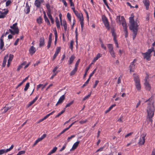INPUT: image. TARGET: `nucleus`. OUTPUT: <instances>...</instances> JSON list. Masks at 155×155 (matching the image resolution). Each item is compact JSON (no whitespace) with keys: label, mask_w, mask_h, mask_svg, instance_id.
<instances>
[{"label":"nucleus","mask_w":155,"mask_h":155,"mask_svg":"<svg viewBox=\"0 0 155 155\" xmlns=\"http://www.w3.org/2000/svg\"><path fill=\"white\" fill-rule=\"evenodd\" d=\"M25 12L26 14H28L30 11V8L29 6H26V8L25 10Z\"/></svg>","instance_id":"obj_31"},{"label":"nucleus","mask_w":155,"mask_h":155,"mask_svg":"<svg viewBox=\"0 0 155 155\" xmlns=\"http://www.w3.org/2000/svg\"><path fill=\"white\" fill-rule=\"evenodd\" d=\"M25 151L21 150L17 154H18V155H21L25 154Z\"/></svg>","instance_id":"obj_43"},{"label":"nucleus","mask_w":155,"mask_h":155,"mask_svg":"<svg viewBox=\"0 0 155 155\" xmlns=\"http://www.w3.org/2000/svg\"><path fill=\"white\" fill-rule=\"evenodd\" d=\"M17 25V23H15L10 26L11 29L9 30L12 34L15 35V34H18L19 30Z\"/></svg>","instance_id":"obj_3"},{"label":"nucleus","mask_w":155,"mask_h":155,"mask_svg":"<svg viewBox=\"0 0 155 155\" xmlns=\"http://www.w3.org/2000/svg\"><path fill=\"white\" fill-rule=\"evenodd\" d=\"M153 51V48L149 49L147 52L145 53H142L143 55L144 58L147 60H149L150 57V54Z\"/></svg>","instance_id":"obj_5"},{"label":"nucleus","mask_w":155,"mask_h":155,"mask_svg":"<svg viewBox=\"0 0 155 155\" xmlns=\"http://www.w3.org/2000/svg\"><path fill=\"white\" fill-rule=\"evenodd\" d=\"M55 22L56 23V26L57 28L58 29L60 28V23L58 18L57 17H56L55 18Z\"/></svg>","instance_id":"obj_22"},{"label":"nucleus","mask_w":155,"mask_h":155,"mask_svg":"<svg viewBox=\"0 0 155 155\" xmlns=\"http://www.w3.org/2000/svg\"><path fill=\"white\" fill-rule=\"evenodd\" d=\"M130 22V28L132 30L134 33V36L133 37L134 39L136 37L138 25L137 21H135L133 17H131L129 18Z\"/></svg>","instance_id":"obj_2"},{"label":"nucleus","mask_w":155,"mask_h":155,"mask_svg":"<svg viewBox=\"0 0 155 155\" xmlns=\"http://www.w3.org/2000/svg\"><path fill=\"white\" fill-rule=\"evenodd\" d=\"M75 58V57L74 55H72L71 56V57L70 58L69 61V64H71L72 63Z\"/></svg>","instance_id":"obj_24"},{"label":"nucleus","mask_w":155,"mask_h":155,"mask_svg":"<svg viewBox=\"0 0 155 155\" xmlns=\"http://www.w3.org/2000/svg\"><path fill=\"white\" fill-rule=\"evenodd\" d=\"M96 70V68L95 69L93 72L90 74L89 77V78H91V77L95 73Z\"/></svg>","instance_id":"obj_47"},{"label":"nucleus","mask_w":155,"mask_h":155,"mask_svg":"<svg viewBox=\"0 0 155 155\" xmlns=\"http://www.w3.org/2000/svg\"><path fill=\"white\" fill-rule=\"evenodd\" d=\"M61 25L63 26L64 30L66 31L67 30V26L66 21L65 20H63L62 22H61Z\"/></svg>","instance_id":"obj_20"},{"label":"nucleus","mask_w":155,"mask_h":155,"mask_svg":"<svg viewBox=\"0 0 155 155\" xmlns=\"http://www.w3.org/2000/svg\"><path fill=\"white\" fill-rule=\"evenodd\" d=\"M36 101H35V100H34V99H33V100L31 101L30 102H29V106H30L32 104H33Z\"/></svg>","instance_id":"obj_59"},{"label":"nucleus","mask_w":155,"mask_h":155,"mask_svg":"<svg viewBox=\"0 0 155 155\" xmlns=\"http://www.w3.org/2000/svg\"><path fill=\"white\" fill-rule=\"evenodd\" d=\"M44 39V38H41L40 39L39 46L40 47L44 46L45 44Z\"/></svg>","instance_id":"obj_18"},{"label":"nucleus","mask_w":155,"mask_h":155,"mask_svg":"<svg viewBox=\"0 0 155 155\" xmlns=\"http://www.w3.org/2000/svg\"><path fill=\"white\" fill-rule=\"evenodd\" d=\"M57 149L56 147H54L50 152L48 153L47 155H51V154L54 153Z\"/></svg>","instance_id":"obj_19"},{"label":"nucleus","mask_w":155,"mask_h":155,"mask_svg":"<svg viewBox=\"0 0 155 155\" xmlns=\"http://www.w3.org/2000/svg\"><path fill=\"white\" fill-rule=\"evenodd\" d=\"M77 71L74 70L73 69L71 72L70 74V75L71 76H72Z\"/></svg>","instance_id":"obj_55"},{"label":"nucleus","mask_w":155,"mask_h":155,"mask_svg":"<svg viewBox=\"0 0 155 155\" xmlns=\"http://www.w3.org/2000/svg\"><path fill=\"white\" fill-rule=\"evenodd\" d=\"M14 147V145H12V146H11V147L8 149H7L6 150L7 152H8L9 151H10L11 150H12Z\"/></svg>","instance_id":"obj_52"},{"label":"nucleus","mask_w":155,"mask_h":155,"mask_svg":"<svg viewBox=\"0 0 155 155\" xmlns=\"http://www.w3.org/2000/svg\"><path fill=\"white\" fill-rule=\"evenodd\" d=\"M153 98L151 97L145 101L146 102H148L147 108V119L151 123L152 122V118L154 116L155 111V108L153 105Z\"/></svg>","instance_id":"obj_1"},{"label":"nucleus","mask_w":155,"mask_h":155,"mask_svg":"<svg viewBox=\"0 0 155 155\" xmlns=\"http://www.w3.org/2000/svg\"><path fill=\"white\" fill-rule=\"evenodd\" d=\"M68 130V129L67 128L64 129L58 136V137L60 136L61 135V134H63L64 132H65L67 130Z\"/></svg>","instance_id":"obj_51"},{"label":"nucleus","mask_w":155,"mask_h":155,"mask_svg":"<svg viewBox=\"0 0 155 155\" xmlns=\"http://www.w3.org/2000/svg\"><path fill=\"white\" fill-rule=\"evenodd\" d=\"M102 56V54L100 53H98L96 55V56L94 57L93 60V63H95L96 61L99 58H100Z\"/></svg>","instance_id":"obj_17"},{"label":"nucleus","mask_w":155,"mask_h":155,"mask_svg":"<svg viewBox=\"0 0 155 155\" xmlns=\"http://www.w3.org/2000/svg\"><path fill=\"white\" fill-rule=\"evenodd\" d=\"M102 19L103 21V22H106L108 21V19L104 15H103L102 16Z\"/></svg>","instance_id":"obj_33"},{"label":"nucleus","mask_w":155,"mask_h":155,"mask_svg":"<svg viewBox=\"0 0 155 155\" xmlns=\"http://www.w3.org/2000/svg\"><path fill=\"white\" fill-rule=\"evenodd\" d=\"M11 1L10 0H9L7 1L6 3V6H8L11 4Z\"/></svg>","instance_id":"obj_49"},{"label":"nucleus","mask_w":155,"mask_h":155,"mask_svg":"<svg viewBox=\"0 0 155 155\" xmlns=\"http://www.w3.org/2000/svg\"><path fill=\"white\" fill-rule=\"evenodd\" d=\"M67 18L68 19V20L70 21H71V14L69 13H68L67 14Z\"/></svg>","instance_id":"obj_44"},{"label":"nucleus","mask_w":155,"mask_h":155,"mask_svg":"<svg viewBox=\"0 0 155 155\" xmlns=\"http://www.w3.org/2000/svg\"><path fill=\"white\" fill-rule=\"evenodd\" d=\"M107 47L109 50V51L114 50L112 44H109L107 45Z\"/></svg>","instance_id":"obj_26"},{"label":"nucleus","mask_w":155,"mask_h":155,"mask_svg":"<svg viewBox=\"0 0 155 155\" xmlns=\"http://www.w3.org/2000/svg\"><path fill=\"white\" fill-rule=\"evenodd\" d=\"M73 43L74 42L73 41H71V43L70 45V48L71 49H72L73 48Z\"/></svg>","instance_id":"obj_56"},{"label":"nucleus","mask_w":155,"mask_h":155,"mask_svg":"<svg viewBox=\"0 0 155 155\" xmlns=\"http://www.w3.org/2000/svg\"><path fill=\"white\" fill-rule=\"evenodd\" d=\"M26 62H24L18 67L17 70L19 71L22 67L23 65L25 64Z\"/></svg>","instance_id":"obj_35"},{"label":"nucleus","mask_w":155,"mask_h":155,"mask_svg":"<svg viewBox=\"0 0 155 155\" xmlns=\"http://www.w3.org/2000/svg\"><path fill=\"white\" fill-rule=\"evenodd\" d=\"M65 98L64 95H63L61 96L59 99L58 101L56 104V106H57L58 105L61 104L63 102Z\"/></svg>","instance_id":"obj_12"},{"label":"nucleus","mask_w":155,"mask_h":155,"mask_svg":"<svg viewBox=\"0 0 155 155\" xmlns=\"http://www.w3.org/2000/svg\"><path fill=\"white\" fill-rule=\"evenodd\" d=\"M13 55L12 54H10L9 55V58L8 59V64L7 65V66L8 67L9 66L11 63L13 58Z\"/></svg>","instance_id":"obj_14"},{"label":"nucleus","mask_w":155,"mask_h":155,"mask_svg":"<svg viewBox=\"0 0 155 155\" xmlns=\"http://www.w3.org/2000/svg\"><path fill=\"white\" fill-rule=\"evenodd\" d=\"M61 48L60 47H57L56 50V51L55 52V53L54 54L57 56L58 54L60 51Z\"/></svg>","instance_id":"obj_28"},{"label":"nucleus","mask_w":155,"mask_h":155,"mask_svg":"<svg viewBox=\"0 0 155 155\" xmlns=\"http://www.w3.org/2000/svg\"><path fill=\"white\" fill-rule=\"evenodd\" d=\"M10 109V108H9L8 107H7L6 106H5L4 109V112L5 113L6 112H7L9 109Z\"/></svg>","instance_id":"obj_61"},{"label":"nucleus","mask_w":155,"mask_h":155,"mask_svg":"<svg viewBox=\"0 0 155 155\" xmlns=\"http://www.w3.org/2000/svg\"><path fill=\"white\" fill-rule=\"evenodd\" d=\"M109 52L111 56L113 58H115L116 57L115 53L114 51V50L109 51Z\"/></svg>","instance_id":"obj_30"},{"label":"nucleus","mask_w":155,"mask_h":155,"mask_svg":"<svg viewBox=\"0 0 155 155\" xmlns=\"http://www.w3.org/2000/svg\"><path fill=\"white\" fill-rule=\"evenodd\" d=\"M30 84L29 83H27L25 86V87L24 88V90L25 91H26L28 89V88L29 87Z\"/></svg>","instance_id":"obj_37"},{"label":"nucleus","mask_w":155,"mask_h":155,"mask_svg":"<svg viewBox=\"0 0 155 155\" xmlns=\"http://www.w3.org/2000/svg\"><path fill=\"white\" fill-rule=\"evenodd\" d=\"M75 137V135H72L71 137H68L67 139V141L68 142H69L70 140L72 138L74 137Z\"/></svg>","instance_id":"obj_45"},{"label":"nucleus","mask_w":155,"mask_h":155,"mask_svg":"<svg viewBox=\"0 0 155 155\" xmlns=\"http://www.w3.org/2000/svg\"><path fill=\"white\" fill-rule=\"evenodd\" d=\"M116 106V104H114L111 106L109 108V109L105 111V113H107L109 112L112 108Z\"/></svg>","instance_id":"obj_29"},{"label":"nucleus","mask_w":155,"mask_h":155,"mask_svg":"<svg viewBox=\"0 0 155 155\" xmlns=\"http://www.w3.org/2000/svg\"><path fill=\"white\" fill-rule=\"evenodd\" d=\"M51 41H48V45L47 46L48 49H49L50 48L51 46Z\"/></svg>","instance_id":"obj_54"},{"label":"nucleus","mask_w":155,"mask_h":155,"mask_svg":"<svg viewBox=\"0 0 155 155\" xmlns=\"http://www.w3.org/2000/svg\"><path fill=\"white\" fill-rule=\"evenodd\" d=\"M123 117H121L119 119H118L117 120L118 121L120 122H123Z\"/></svg>","instance_id":"obj_64"},{"label":"nucleus","mask_w":155,"mask_h":155,"mask_svg":"<svg viewBox=\"0 0 155 155\" xmlns=\"http://www.w3.org/2000/svg\"><path fill=\"white\" fill-rule=\"evenodd\" d=\"M45 21L47 23V24L48 25H50V22L48 19L47 17H46L45 19Z\"/></svg>","instance_id":"obj_50"},{"label":"nucleus","mask_w":155,"mask_h":155,"mask_svg":"<svg viewBox=\"0 0 155 155\" xmlns=\"http://www.w3.org/2000/svg\"><path fill=\"white\" fill-rule=\"evenodd\" d=\"M42 20V19L41 17H39V18H38L37 20V22L39 24L41 23Z\"/></svg>","instance_id":"obj_39"},{"label":"nucleus","mask_w":155,"mask_h":155,"mask_svg":"<svg viewBox=\"0 0 155 155\" xmlns=\"http://www.w3.org/2000/svg\"><path fill=\"white\" fill-rule=\"evenodd\" d=\"M4 46V43L3 39L1 38L0 42V49H2Z\"/></svg>","instance_id":"obj_27"},{"label":"nucleus","mask_w":155,"mask_h":155,"mask_svg":"<svg viewBox=\"0 0 155 155\" xmlns=\"http://www.w3.org/2000/svg\"><path fill=\"white\" fill-rule=\"evenodd\" d=\"M74 101H71L69 103H68L66 106L65 108H67L68 107H69L73 103Z\"/></svg>","instance_id":"obj_46"},{"label":"nucleus","mask_w":155,"mask_h":155,"mask_svg":"<svg viewBox=\"0 0 155 155\" xmlns=\"http://www.w3.org/2000/svg\"><path fill=\"white\" fill-rule=\"evenodd\" d=\"M63 3L65 7H67V4L66 1L65 0H60Z\"/></svg>","instance_id":"obj_58"},{"label":"nucleus","mask_w":155,"mask_h":155,"mask_svg":"<svg viewBox=\"0 0 155 155\" xmlns=\"http://www.w3.org/2000/svg\"><path fill=\"white\" fill-rule=\"evenodd\" d=\"M8 57V55H6L4 58V60L3 62L2 66L3 67H5V66Z\"/></svg>","instance_id":"obj_16"},{"label":"nucleus","mask_w":155,"mask_h":155,"mask_svg":"<svg viewBox=\"0 0 155 155\" xmlns=\"http://www.w3.org/2000/svg\"><path fill=\"white\" fill-rule=\"evenodd\" d=\"M65 111V109H64L61 112L59 113L58 115H57L55 117V118H56L58 117L59 116H60L61 114L63 113Z\"/></svg>","instance_id":"obj_36"},{"label":"nucleus","mask_w":155,"mask_h":155,"mask_svg":"<svg viewBox=\"0 0 155 155\" xmlns=\"http://www.w3.org/2000/svg\"><path fill=\"white\" fill-rule=\"evenodd\" d=\"M46 8H47V9L48 10V11H51L50 7V5H49V3L46 4Z\"/></svg>","instance_id":"obj_48"},{"label":"nucleus","mask_w":155,"mask_h":155,"mask_svg":"<svg viewBox=\"0 0 155 155\" xmlns=\"http://www.w3.org/2000/svg\"><path fill=\"white\" fill-rule=\"evenodd\" d=\"M144 85L146 89L147 90L150 91L151 89V86L149 83V80L148 76H146L145 78Z\"/></svg>","instance_id":"obj_6"},{"label":"nucleus","mask_w":155,"mask_h":155,"mask_svg":"<svg viewBox=\"0 0 155 155\" xmlns=\"http://www.w3.org/2000/svg\"><path fill=\"white\" fill-rule=\"evenodd\" d=\"M91 66V64L89 65V66L88 68H86V69L85 72V73L84 74V78H85V77L86 76V75L87 74V73L88 71V70L90 69Z\"/></svg>","instance_id":"obj_38"},{"label":"nucleus","mask_w":155,"mask_h":155,"mask_svg":"<svg viewBox=\"0 0 155 155\" xmlns=\"http://www.w3.org/2000/svg\"><path fill=\"white\" fill-rule=\"evenodd\" d=\"M134 80L135 82V85L136 89L138 91H140L141 87L140 84V81L138 76L136 75H134Z\"/></svg>","instance_id":"obj_4"},{"label":"nucleus","mask_w":155,"mask_h":155,"mask_svg":"<svg viewBox=\"0 0 155 155\" xmlns=\"http://www.w3.org/2000/svg\"><path fill=\"white\" fill-rule=\"evenodd\" d=\"M146 136V135L144 134H143L141 135L138 142V144L139 145H142L144 144Z\"/></svg>","instance_id":"obj_7"},{"label":"nucleus","mask_w":155,"mask_h":155,"mask_svg":"<svg viewBox=\"0 0 155 155\" xmlns=\"http://www.w3.org/2000/svg\"><path fill=\"white\" fill-rule=\"evenodd\" d=\"M8 152L6 150L2 149L0 150V155L3 154L4 153Z\"/></svg>","instance_id":"obj_34"},{"label":"nucleus","mask_w":155,"mask_h":155,"mask_svg":"<svg viewBox=\"0 0 155 155\" xmlns=\"http://www.w3.org/2000/svg\"><path fill=\"white\" fill-rule=\"evenodd\" d=\"M136 60L135 59L134 60V61L131 63L129 67L130 72H133L134 71V70L135 68V65L134 64V63L136 62Z\"/></svg>","instance_id":"obj_11"},{"label":"nucleus","mask_w":155,"mask_h":155,"mask_svg":"<svg viewBox=\"0 0 155 155\" xmlns=\"http://www.w3.org/2000/svg\"><path fill=\"white\" fill-rule=\"evenodd\" d=\"M143 2L145 6L146 9L147 10L150 5V1L149 0H143Z\"/></svg>","instance_id":"obj_13"},{"label":"nucleus","mask_w":155,"mask_h":155,"mask_svg":"<svg viewBox=\"0 0 155 155\" xmlns=\"http://www.w3.org/2000/svg\"><path fill=\"white\" fill-rule=\"evenodd\" d=\"M105 27L108 29H109L110 28V25L109 24V21H106V22H103Z\"/></svg>","instance_id":"obj_23"},{"label":"nucleus","mask_w":155,"mask_h":155,"mask_svg":"<svg viewBox=\"0 0 155 155\" xmlns=\"http://www.w3.org/2000/svg\"><path fill=\"white\" fill-rule=\"evenodd\" d=\"M123 27L124 30V32L126 38L128 36V33L127 31V24H126L124 21L123 23Z\"/></svg>","instance_id":"obj_9"},{"label":"nucleus","mask_w":155,"mask_h":155,"mask_svg":"<svg viewBox=\"0 0 155 155\" xmlns=\"http://www.w3.org/2000/svg\"><path fill=\"white\" fill-rule=\"evenodd\" d=\"M36 51V48L33 46H31L29 49V52L31 55L33 54Z\"/></svg>","instance_id":"obj_15"},{"label":"nucleus","mask_w":155,"mask_h":155,"mask_svg":"<svg viewBox=\"0 0 155 155\" xmlns=\"http://www.w3.org/2000/svg\"><path fill=\"white\" fill-rule=\"evenodd\" d=\"M99 82V81L98 80H96L95 81V84H94V85L93 87L94 88H95V87H96V86H97V85L98 83Z\"/></svg>","instance_id":"obj_53"},{"label":"nucleus","mask_w":155,"mask_h":155,"mask_svg":"<svg viewBox=\"0 0 155 155\" xmlns=\"http://www.w3.org/2000/svg\"><path fill=\"white\" fill-rule=\"evenodd\" d=\"M46 136V134H44L41 137L38 138V140L39 141L42 140L43 139L45 138Z\"/></svg>","instance_id":"obj_32"},{"label":"nucleus","mask_w":155,"mask_h":155,"mask_svg":"<svg viewBox=\"0 0 155 155\" xmlns=\"http://www.w3.org/2000/svg\"><path fill=\"white\" fill-rule=\"evenodd\" d=\"M52 33H50V35H49V38L48 41H52Z\"/></svg>","instance_id":"obj_57"},{"label":"nucleus","mask_w":155,"mask_h":155,"mask_svg":"<svg viewBox=\"0 0 155 155\" xmlns=\"http://www.w3.org/2000/svg\"><path fill=\"white\" fill-rule=\"evenodd\" d=\"M90 79L89 78L87 80V81L85 82L84 84L83 85V86H82V87H84L88 84Z\"/></svg>","instance_id":"obj_41"},{"label":"nucleus","mask_w":155,"mask_h":155,"mask_svg":"<svg viewBox=\"0 0 155 155\" xmlns=\"http://www.w3.org/2000/svg\"><path fill=\"white\" fill-rule=\"evenodd\" d=\"M74 13L78 18L83 15L82 14L79 13L76 11H74Z\"/></svg>","instance_id":"obj_25"},{"label":"nucleus","mask_w":155,"mask_h":155,"mask_svg":"<svg viewBox=\"0 0 155 155\" xmlns=\"http://www.w3.org/2000/svg\"><path fill=\"white\" fill-rule=\"evenodd\" d=\"M114 43L116 45V47L117 48H118L119 46H118V45L117 40H115V39H114Z\"/></svg>","instance_id":"obj_60"},{"label":"nucleus","mask_w":155,"mask_h":155,"mask_svg":"<svg viewBox=\"0 0 155 155\" xmlns=\"http://www.w3.org/2000/svg\"><path fill=\"white\" fill-rule=\"evenodd\" d=\"M44 0H35V5L37 8H39L41 4L43 2Z\"/></svg>","instance_id":"obj_10"},{"label":"nucleus","mask_w":155,"mask_h":155,"mask_svg":"<svg viewBox=\"0 0 155 155\" xmlns=\"http://www.w3.org/2000/svg\"><path fill=\"white\" fill-rule=\"evenodd\" d=\"M117 22L119 25L122 24L123 26V23L124 21L126 24V22L123 16H121L120 17V16H117L116 18Z\"/></svg>","instance_id":"obj_8"},{"label":"nucleus","mask_w":155,"mask_h":155,"mask_svg":"<svg viewBox=\"0 0 155 155\" xmlns=\"http://www.w3.org/2000/svg\"><path fill=\"white\" fill-rule=\"evenodd\" d=\"M91 93H89V94L87 95V96H85L83 99V101H84L85 100H86L87 99H88L91 96Z\"/></svg>","instance_id":"obj_40"},{"label":"nucleus","mask_w":155,"mask_h":155,"mask_svg":"<svg viewBox=\"0 0 155 155\" xmlns=\"http://www.w3.org/2000/svg\"><path fill=\"white\" fill-rule=\"evenodd\" d=\"M79 143V141H77L74 143L73 144L71 149V150H73L75 149L78 146Z\"/></svg>","instance_id":"obj_21"},{"label":"nucleus","mask_w":155,"mask_h":155,"mask_svg":"<svg viewBox=\"0 0 155 155\" xmlns=\"http://www.w3.org/2000/svg\"><path fill=\"white\" fill-rule=\"evenodd\" d=\"M87 120H84L80 121L79 123L81 124H83L84 123H86V122H87Z\"/></svg>","instance_id":"obj_62"},{"label":"nucleus","mask_w":155,"mask_h":155,"mask_svg":"<svg viewBox=\"0 0 155 155\" xmlns=\"http://www.w3.org/2000/svg\"><path fill=\"white\" fill-rule=\"evenodd\" d=\"M133 134V132L130 133L125 136V137L126 138L128 137L129 136H131Z\"/></svg>","instance_id":"obj_63"},{"label":"nucleus","mask_w":155,"mask_h":155,"mask_svg":"<svg viewBox=\"0 0 155 155\" xmlns=\"http://www.w3.org/2000/svg\"><path fill=\"white\" fill-rule=\"evenodd\" d=\"M112 36H113L114 40V39L116 40L117 39L116 37V34L114 31H112Z\"/></svg>","instance_id":"obj_42"}]
</instances>
